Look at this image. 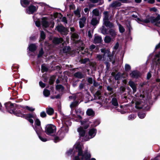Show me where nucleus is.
<instances>
[{
  "mask_svg": "<svg viewBox=\"0 0 160 160\" xmlns=\"http://www.w3.org/2000/svg\"><path fill=\"white\" fill-rule=\"evenodd\" d=\"M82 145L80 142H77L74 146L73 149H69L67 153L68 155L72 154H75L76 152H78V155L75 157L73 160H96L94 158H92L90 160L91 155L88 149L83 152Z\"/></svg>",
  "mask_w": 160,
  "mask_h": 160,
  "instance_id": "f257e3e1",
  "label": "nucleus"
},
{
  "mask_svg": "<svg viewBox=\"0 0 160 160\" xmlns=\"http://www.w3.org/2000/svg\"><path fill=\"white\" fill-rule=\"evenodd\" d=\"M4 104L7 111L10 113L13 114L18 117H21L25 118L31 123L33 124V120L32 118H34L36 116L35 115L31 114H25L22 113L20 110L15 111L14 109V104L10 102L6 103Z\"/></svg>",
  "mask_w": 160,
  "mask_h": 160,
  "instance_id": "f03ea898",
  "label": "nucleus"
},
{
  "mask_svg": "<svg viewBox=\"0 0 160 160\" xmlns=\"http://www.w3.org/2000/svg\"><path fill=\"white\" fill-rule=\"evenodd\" d=\"M101 52L104 53L103 55H97V58L99 60L105 62V63H108L109 62L112 61L113 58V55L111 54V52L109 50H105L104 49H101Z\"/></svg>",
  "mask_w": 160,
  "mask_h": 160,
  "instance_id": "7ed1b4c3",
  "label": "nucleus"
},
{
  "mask_svg": "<svg viewBox=\"0 0 160 160\" xmlns=\"http://www.w3.org/2000/svg\"><path fill=\"white\" fill-rule=\"evenodd\" d=\"M160 20V15L159 14H158L156 18L151 17L150 18H147L145 20L137 18V21L139 23L142 24H143L144 23H147L151 21L152 23H154L156 25L158 26H159L158 21Z\"/></svg>",
  "mask_w": 160,
  "mask_h": 160,
  "instance_id": "20e7f679",
  "label": "nucleus"
},
{
  "mask_svg": "<svg viewBox=\"0 0 160 160\" xmlns=\"http://www.w3.org/2000/svg\"><path fill=\"white\" fill-rule=\"evenodd\" d=\"M145 100L146 98L144 95L141 94L139 97V99L135 102L136 108L139 109L143 108L144 109L148 110L146 108L147 105L145 103Z\"/></svg>",
  "mask_w": 160,
  "mask_h": 160,
  "instance_id": "39448f33",
  "label": "nucleus"
},
{
  "mask_svg": "<svg viewBox=\"0 0 160 160\" xmlns=\"http://www.w3.org/2000/svg\"><path fill=\"white\" fill-rule=\"evenodd\" d=\"M56 131V127L52 124L47 125L45 128V132L49 135H53L55 134Z\"/></svg>",
  "mask_w": 160,
  "mask_h": 160,
  "instance_id": "423d86ee",
  "label": "nucleus"
},
{
  "mask_svg": "<svg viewBox=\"0 0 160 160\" xmlns=\"http://www.w3.org/2000/svg\"><path fill=\"white\" fill-rule=\"evenodd\" d=\"M74 120L78 122H80L82 125H83L85 129H87L89 127L91 122L88 120L82 121V117L80 115L77 116L75 118Z\"/></svg>",
  "mask_w": 160,
  "mask_h": 160,
  "instance_id": "0eeeda50",
  "label": "nucleus"
},
{
  "mask_svg": "<svg viewBox=\"0 0 160 160\" xmlns=\"http://www.w3.org/2000/svg\"><path fill=\"white\" fill-rule=\"evenodd\" d=\"M97 133V130L94 128L89 129L88 132V135H86L84 138V141H87L89 139L94 137Z\"/></svg>",
  "mask_w": 160,
  "mask_h": 160,
  "instance_id": "6e6552de",
  "label": "nucleus"
},
{
  "mask_svg": "<svg viewBox=\"0 0 160 160\" xmlns=\"http://www.w3.org/2000/svg\"><path fill=\"white\" fill-rule=\"evenodd\" d=\"M40 124V120L38 119H36L35 121V127L32 125L36 132H38L39 131L41 132L42 130Z\"/></svg>",
  "mask_w": 160,
  "mask_h": 160,
  "instance_id": "1a4fd4ad",
  "label": "nucleus"
},
{
  "mask_svg": "<svg viewBox=\"0 0 160 160\" xmlns=\"http://www.w3.org/2000/svg\"><path fill=\"white\" fill-rule=\"evenodd\" d=\"M57 30L62 34L66 35L68 32V29L62 26H58L57 27Z\"/></svg>",
  "mask_w": 160,
  "mask_h": 160,
  "instance_id": "9d476101",
  "label": "nucleus"
},
{
  "mask_svg": "<svg viewBox=\"0 0 160 160\" xmlns=\"http://www.w3.org/2000/svg\"><path fill=\"white\" fill-rule=\"evenodd\" d=\"M38 7L32 5H30L27 9V12L29 14H32L36 12L38 9Z\"/></svg>",
  "mask_w": 160,
  "mask_h": 160,
  "instance_id": "9b49d317",
  "label": "nucleus"
},
{
  "mask_svg": "<svg viewBox=\"0 0 160 160\" xmlns=\"http://www.w3.org/2000/svg\"><path fill=\"white\" fill-rule=\"evenodd\" d=\"M79 52L83 55L87 56L88 57H91V54L90 52H88V50L87 48L84 49V47L83 46L79 48Z\"/></svg>",
  "mask_w": 160,
  "mask_h": 160,
  "instance_id": "f8f14e48",
  "label": "nucleus"
},
{
  "mask_svg": "<svg viewBox=\"0 0 160 160\" xmlns=\"http://www.w3.org/2000/svg\"><path fill=\"white\" fill-rule=\"evenodd\" d=\"M130 75L132 78H137L140 76V73L137 70H134L130 74Z\"/></svg>",
  "mask_w": 160,
  "mask_h": 160,
  "instance_id": "ddd939ff",
  "label": "nucleus"
},
{
  "mask_svg": "<svg viewBox=\"0 0 160 160\" xmlns=\"http://www.w3.org/2000/svg\"><path fill=\"white\" fill-rule=\"evenodd\" d=\"M82 96V94L81 93H79L78 94H73L72 96H69V98L71 100H75L77 99V100H79Z\"/></svg>",
  "mask_w": 160,
  "mask_h": 160,
  "instance_id": "4468645a",
  "label": "nucleus"
},
{
  "mask_svg": "<svg viewBox=\"0 0 160 160\" xmlns=\"http://www.w3.org/2000/svg\"><path fill=\"white\" fill-rule=\"evenodd\" d=\"M121 4L119 2L117 1H115L112 2L109 6L110 8H115L121 6Z\"/></svg>",
  "mask_w": 160,
  "mask_h": 160,
  "instance_id": "2eb2a0df",
  "label": "nucleus"
},
{
  "mask_svg": "<svg viewBox=\"0 0 160 160\" xmlns=\"http://www.w3.org/2000/svg\"><path fill=\"white\" fill-rule=\"evenodd\" d=\"M129 85L132 88L133 93L136 92L137 91L136 84L133 81L130 80L128 82Z\"/></svg>",
  "mask_w": 160,
  "mask_h": 160,
  "instance_id": "dca6fc26",
  "label": "nucleus"
},
{
  "mask_svg": "<svg viewBox=\"0 0 160 160\" xmlns=\"http://www.w3.org/2000/svg\"><path fill=\"white\" fill-rule=\"evenodd\" d=\"M103 24L107 27L112 28L114 27L113 24L110 22L109 20L103 22Z\"/></svg>",
  "mask_w": 160,
  "mask_h": 160,
  "instance_id": "f3484780",
  "label": "nucleus"
},
{
  "mask_svg": "<svg viewBox=\"0 0 160 160\" xmlns=\"http://www.w3.org/2000/svg\"><path fill=\"white\" fill-rule=\"evenodd\" d=\"M108 32L109 34L111 36L112 38H115L117 35V32L113 29L112 28L109 30Z\"/></svg>",
  "mask_w": 160,
  "mask_h": 160,
  "instance_id": "a211bd4d",
  "label": "nucleus"
},
{
  "mask_svg": "<svg viewBox=\"0 0 160 160\" xmlns=\"http://www.w3.org/2000/svg\"><path fill=\"white\" fill-rule=\"evenodd\" d=\"M82 11V9L81 7H78L77 9L74 12V14L78 18H79L81 17L80 12Z\"/></svg>",
  "mask_w": 160,
  "mask_h": 160,
  "instance_id": "6ab92c4d",
  "label": "nucleus"
},
{
  "mask_svg": "<svg viewBox=\"0 0 160 160\" xmlns=\"http://www.w3.org/2000/svg\"><path fill=\"white\" fill-rule=\"evenodd\" d=\"M36 132L38 134L39 138L41 141L44 142H46L47 141V139L46 138L42 136V133L43 132L42 130V131L41 132L39 131L38 132Z\"/></svg>",
  "mask_w": 160,
  "mask_h": 160,
  "instance_id": "aec40b11",
  "label": "nucleus"
},
{
  "mask_svg": "<svg viewBox=\"0 0 160 160\" xmlns=\"http://www.w3.org/2000/svg\"><path fill=\"white\" fill-rule=\"evenodd\" d=\"M86 21V18L85 17H82V18L80 19L79 24L80 28H82L84 27Z\"/></svg>",
  "mask_w": 160,
  "mask_h": 160,
  "instance_id": "412c9836",
  "label": "nucleus"
},
{
  "mask_svg": "<svg viewBox=\"0 0 160 160\" xmlns=\"http://www.w3.org/2000/svg\"><path fill=\"white\" fill-rule=\"evenodd\" d=\"M78 132L79 135L81 137H83V139L84 138L85 136V131L82 128H80L78 129Z\"/></svg>",
  "mask_w": 160,
  "mask_h": 160,
  "instance_id": "4be33fe9",
  "label": "nucleus"
},
{
  "mask_svg": "<svg viewBox=\"0 0 160 160\" xmlns=\"http://www.w3.org/2000/svg\"><path fill=\"white\" fill-rule=\"evenodd\" d=\"M63 41V39L62 38H54L52 40L53 43L55 44H58Z\"/></svg>",
  "mask_w": 160,
  "mask_h": 160,
  "instance_id": "5701e85b",
  "label": "nucleus"
},
{
  "mask_svg": "<svg viewBox=\"0 0 160 160\" xmlns=\"http://www.w3.org/2000/svg\"><path fill=\"white\" fill-rule=\"evenodd\" d=\"M102 41V38L101 36L95 35L94 40V42L95 43H101Z\"/></svg>",
  "mask_w": 160,
  "mask_h": 160,
  "instance_id": "b1692460",
  "label": "nucleus"
},
{
  "mask_svg": "<svg viewBox=\"0 0 160 160\" xmlns=\"http://www.w3.org/2000/svg\"><path fill=\"white\" fill-rule=\"evenodd\" d=\"M156 63L157 65L159 67V70L160 72V52L156 55Z\"/></svg>",
  "mask_w": 160,
  "mask_h": 160,
  "instance_id": "393cba45",
  "label": "nucleus"
},
{
  "mask_svg": "<svg viewBox=\"0 0 160 160\" xmlns=\"http://www.w3.org/2000/svg\"><path fill=\"white\" fill-rule=\"evenodd\" d=\"M30 2V0H21L20 2L22 6L24 7H26L28 5Z\"/></svg>",
  "mask_w": 160,
  "mask_h": 160,
  "instance_id": "a878e982",
  "label": "nucleus"
},
{
  "mask_svg": "<svg viewBox=\"0 0 160 160\" xmlns=\"http://www.w3.org/2000/svg\"><path fill=\"white\" fill-rule=\"evenodd\" d=\"M99 18H93L91 21V24L93 26H95L99 23Z\"/></svg>",
  "mask_w": 160,
  "mask_h": 160,
  "instance_id": "bb28decb",
  "label": "nucleus"
},
{
  "mask_svg": "<svg viewBox=\"0 0 160 160\" xmlns=\"http://www.w3.org/2000/svg\"><path fill=\"white\" fill-rule=\"evenodd\" d=\"M78 35L76 32H73L71 36V39L74 41L75 42H76L77 41L76 40L78 39Z\"/></svg>",
  "mask_w": 160,
  "mask_h": 160,
  "instance_id": "cd10ccee",
  "label": "nucleus"
},
{
  "mask_svg": "<svg viewBox=\"0 0 160 160\" xmlns=\"http://www.w3.org/2000/svg\"><path fill=\"white\" fill-rule=\"evenodd\" d=\"M42 24L43 27L46 28L49 26V23L44 18L42 19Z\"/></svg>",
  "mask_w": 160,
  "mask_h": 160,
  "instance_id": "c85d7f7f",
  "label": "nucleus"
},
{
  "mask_svg": "<svg viewBox=\"0 0 160 160\" xmlns=\"http://www.w3.org/2000/svg\"><path fill=\"white\" fill-rule=\"evenodd\" d=\"M111 74L112 76H114L115 79L116 80H119L121 78L122 76L121 74L119 72L118 73L115 75L114 72H112Z\"/></svg>",
  "mask_w": 160,
  "mask_h": 160,
  "instance_id": "c756f323",
  "label": "nucleus"
},
{
  "mask_svg": "<svg viewBox=\"0 0 160 160\" xmlns=\"http://www.w3.org/2000/svg\"><path fill=\"white\" fill-rule=\"evenodd\" d=\"M29 50L32 52L34 51L37 49V47L34 44H30L28 46Z\"/></svg>",
  "mask_w": 160,
  "mask_h": 160,
  "instance_id": "7c9ffc66",
  "label": "nucleus"
},
{
  "mask_svg": "<svg viewBox=\"0 0 160 160\" xmlns=\"http://www.w3.org/2000/svg\"><path fill=\"white\" fill-rule=\"evenodd\" d=\"M100 30L101 31V33L104 35H106L108 33L107 29L103 25L100 28Z\"/></svg>",
  "mask_w": 160,
  "mask_h": 160,
  "instance_id": "2f4dec72",
  "label": "nucleus"
},
{
  "mask_svg": "<svg viewBox=\"0 0 160 160\" xmlns=\"http://www.w3.org/2000/svg\"><path fill=\"white\" fill-rule=\"evenodd\" d=\"M62 123H65L67 126L68 125V116L62 115Z\"/></svg>",
  "mask_w": 160,
  "mask_h": 160,
  "instance_id": "473e14b6",
  "label": "nucleus"
},
{
  "mask_svg": "<svg viewBox=\"0 0 160 160\" xmlns=\"http://www.w3.org/2000/svg\"><path fill=\"white\" fill-rule=\"evenodd\" d=\"M86 114L88 116H93L94 115V113L92 109H88L86 111Z\"/></svg>",
  "mask_w": 160,
  "mask_h": 160,
  "instance_id": "72a5a7b5",
  "label": "nucleus"
},
{
  "mask_svg": "<svg viewBox=\"0 0 160 160\" xmlns=\"http://www.w3.org/2000/svg\"><path fill=\"white\" fill-rule=\"evenodd\" d=\"M46 112L48 115H51L54 113V110L51 108H48L46 109Z\"/></svg>",
  "mask_w": 160,
  "mask_h": 160,
  "instance_id": "f704fd0d",
  "label": "nucleus"
},
{
  "mask_svg": "<svg viewBox=\"0 0 160 160\" xmlns=\"http://www.w3.org/2000/svg\"><path fill=\"white\" fill-rule=\"evenodd\" d=\"M74 76L78 78H81L83 77V75L80 72H77L74 74Z\"/></svg>",
  "mask_w": 160,
  "mask_h": 160,
  "instance_id": "c9c22d12",
  "label": "nucleus"
},
{
  "mask_svg": "<svg viewBox=\"0 0 160 160\" xmlns=\"http://www.w3.org/2000/svg\"><path fill=\"white\" fill-rule=\"evenodd\" d=\"M111 102L112 105L115 107L118 106V105L117 100L116 98H113L112 99Z\"/></svg>",
  "mask_w": 160,
  "mask_h": 160,
  "instance_id": "e433bc0d",
  "label": "nucleus"
},
{
  "mask_svg": "<svg viewBox=\"0 0 160 160\" xmlns=\"http://www.w3.org/2000/svg\"><path fill=\"white\" fill-rule=\"evenodd\" d=\"M104 18L103 22L109 20L108 12L107 11H105L103 12Z\"/></svg>",
  "mask_w": 160,
  "mask_h": 160,
  "instance_id": "4c0bfd02",
  "label": "nucleus"
},
{
  "mask_svg": "<svg viewBox=\"0 0 160 160\" xmlns=\"http://www.w3.org/2000/svg\"><path fill=\"white\" fill-rule=\"evenodd\" d=\"M92 16H99V10L98 9H93L92 11Z\"/></svg>",
  "mask_w": 160,
  "mask_h": 160,
  "instance_id": "58836bf2",
  "label": "nucleus"
},
{
  "mask_svg": "<svg viewBox=\"0 0 160 160\" xmlns=\"http://www.w3.org/2000/svg\"><path fill=\"white\" fill-rule=\"evenodd\" d=\"M79 104L78 101H75L72 102L70 105V107L71 109L77 106Z\"/></svg>",
  "mask_w": 160,
  "mask_h": 160,
  "instance_id": "ea45409f",
  "label": "nucleus"
},
{
  "mask_svg": "<svg viewBox=\"0 0 160 160\" xmlns=\"http://www.w3.org/2000/svg\"><path fill=\"white\" fill-rule=\"evenodd\" d=\"M117 25L118 26L119 31L121 33H123L125 31V29L124 27L119 23H117Z\"/></svg>",
  "mask_w": 160,
  "mask_h": 160,
  "instance_id": "a19ab883",
  "label": "nucleus"
},
{
  "mask_svg": "<svg viewBox=\"0 0 160 160\" xmlns=\"http://www.w3.org/2000/svg\"><path fill=\"white\" fill-rule=\"evenodd\" d=\"M76 113L77 116L80 115L81 116L83 115L84 113V112L80 109L76 110Z\"/></svg>",
  "mask_w": 160,
  "mask_h": 160,
  "instance_id": "79ce46f5",
  "label": "nucleus"
},
{
  "mask_svg": "<svg viewBox=\"0 0 160 160\" xmlns=\"http://www.w3.org/2000/svg\"><path fill=\"white\" fill-rule=\"evenodd\" d=\"M112 40V38L109 36H107L105 37L104 41L105 43H109Z\"/></svg>",
  "mask_w": 160,
  "mask_h": 160,
  "instance_id": "37998d69",
  "label": "nucleus"
},
{
  "mask_svg": "<svg viewBox=\"0 0 160 160\" xmlns=\"http://www.w3.org/2000/svg\"><path fill=\"white\" fill-rule=\"evenodd\" d=\"M43 94L45 97H48L50 94V92L49 90L45 89L43 91Z\"/></svg>",
  "mask_w": 160,
  "mask_h": 160,
  "instance_id": "c03bdc74",
  "label": "nucleus"
},
{
  "mask_svg": "<svg viewBox=\"0 0 160 160\" xmlns=\"http://www.w3.org/2000/svg\"><path fill=\"white\" fill-rule=\"evenodd\" d=\"M22 108L23 109H26L28 111L31 112L35 110V109L32 107H30L27 106L22 107Z\"/></svg>",
  "mask_w": 160,
  "mask_h": 160,
  "instance_id": "a18cd8bd",
  "label": "nucleus"
},
{
  "mask_svg": "<svg viewBox=\"0 0 160 160\" xmlns=\"http://www.w3.org/2000/svg\"><path fill=\"white\" fill-rule=\"evenodd\" d=\"M70 48L69 47H65L62 49L63 53H68L70 51Z\"/></svg>",
  "mask_w": 160,
  "mask_h": 160,
  "instance_id": "49530a36",
  "label": "nucleus"
},
{
  "mask_svg": "<svg viewBox=\"0 0 160 160\" xmlns=\"http://www.w3.org/2000/svg\"><path fill=\"white\" fill-rule=\"evenodd\" d=\"M136 117V116L134 114H131L128 117V119L129 120H132Z\"/></svg>",
  "mask_w": 160,
  "mask_h": 160,
  "instance_id": "de8ad7c7",
  "label": "nucleus"
},
{
  "mask_svg": "<svg viewBox=\"0 0 160 160\" xmlns=\"http://www.w3.org/2000/svg\"><path fill=\"white\" fill-rule=\"evenodd\" d=\"M75 43H78L80 46L78 47V50L79 49V48L81 47H84V45L82 41L81 40H79L78 41H77Z\"/></svg>",
  "mask_w": 160,
  "mask_h": 160,
  "instance_id": "09e8293b",
  "label": "nucleus"
},
{
  "mask_svg": "<svg viewBox=\"0 0 160 160\" xmlns=\"http://www.w3.org/2000/svg\"><path fill=\"white\" fill-rule=\"evenodd\" d=\"M146 116L145 113L142 112H139L138 113L139 117L141 119L144 118Z\"/></svg>",
  "mask_w": 160,
  "mask_h": 160,
  "instance_id": "8fccbe9b",
  "label": "nucleus"
},
{
  "mask_svg": "<svg viewBox=\"0 0 160 160\" xmlns=\"http://www.w3.org/2000/svg\"><path fill=\"white\" fill-rule=\"evenodd\" d=\"M56 88L58 90L62 91L63 89V87L60 84L57 85L56 86Z\"/></svg>",
  "mask_w": 160,
  "mask_h": 160,
  "instance_id": "3c124183",
  "label": "nucleus"
},
{
  "mask_svg": "<svg viewBox=\"0 0 160 160\" xmlns=\"http://www.w3.org/2000/svg\"><path fill=\"white\" fill-rule=\"evenodd\" d=\"M40 36L41 39H42V40H43L45 38V35L43 31H41L40 32Z\"/></svg>",
  "mask_w": 160,
  "mask_h": 160,
  "instance_id": "603ef678",
  "label": "nucleus"
},
{
  "mask_svg": "<svg viewBox=\"0 0 160 160\" xmlns=\"http://www.w3.org/2000/svg\"><path fill=\"white\" fill-rule=\"evenodd\" d=\"M131 67L128 64H126L125 66V69L126 71H128L131 69Z\"/></svg>",
  "mask_w": 160,
  "mask_h": 160,
  "instance_id": "864d4df0",
  "label": "nucleus"
},
{
  "mask_svg": "<svg viewBox=\"0 0 160 160\" xmlns=\"http://www.w3.org/2000/svg\"><path fill=\"white\" fill-rule=\"evenodd\" d=\"M99 124V121L98 120H96L91 125L92 127H96Z\"/></svg>",
  "mask_w": 160,
  "mask_h": 160,
  "instance_id": "5fc2aeb1",
  "label": "nucleus"
},
{
  "mask_svg": "<svg viewBox=\"0 0 160 160\" xmlns=\"http://www.w3.org/2000/svg\"><path fill=\"white\" fill-rule=\"evenodd\" d=\"M95 95L98 97V99H100L101 97V92L99 91H97L95 93Z\"/></svg>",
  "mask_w": 160,
  "mask_h": 160,
  "instance_id": "6e6d98bb",
  "label": "nucleus"
},
{
  "mask_svg": "<svg viewBox=\"0 0 160 160\" xmlns=\"http://www.w3.org/2000/svg\"><path fill=\"white\" fill-rule=\"evenodd\" d=\"M41 70L42 72H46L48 70V68L44 65H42L41 67Z\"/></svg>",
  "mask_w": 160,
  "mask_h": 160,
  "instance_id": "4d7b16f0",
  "label": "nucleus"
},
{
  "mask_svg": "<svg viewBox=\"0 0 160 160\" xmlns=\"http://www.w3.org/2000/svg\"><path fill=\"white\" fill-rule=\"evenodd\" d=\"M62 130L63 131L64 133H67L68 132V128L67 126H64L62 127Z\"/></svg>",
  "mask_w": 160,
  "mask_h": 160,
  "instance_id": "13d9d810",
  "label": "nucleus"
},
{
  "mask_svg": "<svg viewBox=\"0 0 160 160\" xmlns=\"http://www.w3.org/2000/svg\"><path fill=\"white\" fill-rule=\"evenodd\" d=\"M43 54V49L41 48L39 51V53L38 55V58L41 57Z\"/></svg>",
  "mask_w": 160,
  "mask_h": 160,
  "instance_id": "bf43d9fd",
  "label": "nucleus"
},
{
  "mask_svg": "<svg viewBox=\"0 0 160 160\" xmlns=\"http://www.w3.org/2000/svg\"><path fill=\"white\" fill-rule=\"evenodd\" d=\"M89 59L88 58H85L83 59H82L80 60V62L82 63H85L88 62Z\"/></svg>",
  "mask_w": 160,
  "mask_h": 160,
  "instance_id": "052dcab7",
  "label": "nucleus"
},
{
  "mask_svg": "<svg viewBox=\"0 0 160 160\" xmlns=\"http://www.w3.org/2000/svg\"><path fill=\"white\" fill-rule=\"evenodd\" d=\"M46 116V114L44 111L40 113V116L42 118L45 117Z\"/></svg>",
  "mask_w": 160,
  "mask_h": 160,
  "instance_id": "680f3d73",
  "label": "nucleus"
},
{
  "mask_svg": "<svg viewBox=\"0 0 160 160\" xmlns=\"http://www.w3.org/2000/svg\"><path fill=\"white\" fill-rule=\"evenodd\" d=\"M39 84L40 86L42 88H43L45 86V84L42 81L39 82Z\"/></svg>",
  "mask_w": 160,
  "mask_h": 160,
  "instance_id": "e2e57ef3",
  "label": "nucleus"
},
{
  "mask_svg": "<svg viewBox=\"0 0 160 160\" xmlns=\"http://www.w3.org/2000/svg\"><path fill=\"white\" fill-rule=\"evenodd\" d=\"M35 23L36 24V25L38 27H39L40 26V22L38 20H37L35 22Z\"/></svg>",
  "mask_w": 160,
  "mask_h": 160,
  "instance_id": "0e129e2a",
  "label": "nucleus"
},
{
  "mask_svg": "<svg viewBox=\"0 0 160 160\" xmlns=\"http://www.w3.org/2000/svg\"><path fill=\"white\" fill-rule=\"evenodd\" d=\"M61 139H60L58 137H56L54 138V141L55 142H58Z\"/></svg>",
  "mask_w": 160,
  "mask_h": 160,
  "instance_id": "69168bd1",
  "label": "nucleus"
},
{
  "mask_svg": "<svg viewBox=\"0 0 160 160\" xmlns=\"http://www.w3.org/2000/svg\"><path fill=\"white\" fill-rule=\"evenodd\" d=\"M119 47V43L118 42H117L114 47L113 48V49L115 50H117L118 48Z\"/></svg>",
  "mask_w": 160,
  "mask_h": 160,
  "instance_id": "338daca9",
  "label": "nucleus"
},
{
  "mask_svg": "<svg viewBox=\"0 0 160 160\" xmlns=\"http://www.w3.org/2000/svg\"><path fill=\"white\" fill-rule=\"evenodd\" d=\"M88 82L90 84H91L93 82V80L92 78H89L88 79Z\"/></svg>",
  "mask_w": 160,
  "mask_h": 160,
  "instance_id": "774afa93",
  "label": "nucleus"
}]
</instances>
